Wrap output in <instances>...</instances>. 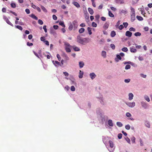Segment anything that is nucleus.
I'll list each match as a JSON object with an SVG mask.
<instances>
[{"mask_svg":"<svg viewBox=\"0 0 152 152\" xmlns=\"http://www.w3.org/2000/svg\"><path fill=\"white\" fill-rule=\"evenodd\" d=\"M77 41L80 44L85 45L86 43L89 42L90 39L88 38H83L80 36L78 35L77 37Z\"/></svg>","mask_w":152,"mask_h":152,"instance_id":"obj_1","label":"nucleus"},{"mask_svg":"<svg viewBox=\"0 0 152 152\" xmlns=\"http://www.w3.org/2000/svg\"><path fill=\"white\" fill-rule=\"evenodd\" d=\"M64 45L65 46V50L66 52L67 53L71 52V50L70 48L71 47V46L68 43L65 42L64 43Z\"/></svg>","mask_w":152,"mask_h":152,"instance_id":"obj_2","label":"nucleus"},{"mask_svg":"<svg viewBox=\"0 0 152 152\" xmlns=\"http://www.w3.org/2000/svg\"><path fill=\"white\" fill-rule=\"evenodd\" d=\"M126 104L128 106L131 107H134L135 105V103L134 102H132L126 103Z\"/></svg>","mask_w":152,"mask_h":152,"instance_id":"obj_3","label":"nucleus"},{"mask_svg":"<svg viewBox=\"0 0 152 152\" xmlns=\"http://www.w3.org/2000/svg\"><path fill=\"white\" fill-rule=\"evenodd\" d=\"M141 104L142 107L145 109H146L147 108L148 106V104L146 103L143 102H141Z\"/></svg>","mask_w":152,"mask_h":152,"instance_id":"obj_4","label":"nucleus"},{"mask_svg":"<svg viewBox=\"0 0 152 152\" xmlns=\"http://www.w3.org/2000/svg\"><path fill=\"white\" fill-rule=\"evenodd\" d=\"M130 51L132 53H136L137 52V50L135 48L134 46H132L130 48Z\"/></svg>","mask_w":152,"mask_h":152,"instance_id":"obj_5","label":"nucleus"},{"mask_svg":"<svg viewBox=\"0 0 152 152\" xmlns=\"http://www.w3.org/2000/svg\"><path fill=\"white\" fill-rule=\"evenodd\" d=\"M132 34V33L130 32V31H127L126 32V35L127 37H131Z\"/></svg>","mask_w":152,"mask_h":152,"instance_id":"obj_6","label":"nucleus"},{"mask_svg":"<svg viewBox=\"0 0 152 152\" xmlns=\"http://www.w3.org/2000/svg\"><path fill=\"white\" fill-rule=\"evenodd\" d=\"M90 76L91 78L93 80L94 79L96 76V75L94 74V73H91L90 74Z\"/></svg>","mask_w":152,"mask_h":152,"instance_id":"obj_7","label":"nucleus"},{"mask_svg":"<svg viewBox=\"0 0 152 152\" xmlns=\"http://www.w3.org/2000/svg\"><path fill=\"white\" fill-rule=\"evenodd\" d=\"M134 96L133 94L132 93H130L129 94V99L130 100H132Z\"/></svg>","mask_w":152,"mask_h":152,"instance_id":"obj_8","label":"nucleus"},{"mask_svg":"<svg viewBox=\"0 0 152 152\" xmlns=\"http://www.w3.org/2000/svg\"><path fill=\"white\" fill-rule=\"evenodd\" d=\"M73 4L77 7L79 8L80 7V4H78V3L77 2L74 1L73 2Z\"/></svg>","mask_w":152,"mask_h":152,"instance_id":"obj_9","label":"nucleus"},{"mask_svg":"<svg viewBox=\"0 0 152 152\" xmlns=\"http://www.w3.org/2000/svg\"><path fill=\"white\" fill-rule=\"evenodd\" d=\"M135 20V14L131 15V21L133 22Z\"/></svg>","mask_w":152,"mask_h":152,"instance_id":"obj_10","label":"nucleus"},{"mask_svg":"<svg viewBox=\"0 0 152 152\" xmlns=\"http://www.w3.org/2000/svg\"><path fill=\"white\" fill-rule=\"evenodd\" d=\"M88 10L90 14L92 15L94 13V11L93 9L91 8H88Z\"/></svg>","mask_w":152,"mask_h":152,"instance_id":"obj_11","label":"nucleus"},{"mask_svg":"<svg viewBox=\"0 0 152 152\" xmlns=\"http://www.w3.org/2000/svg\"><path fill=\"white\" fill-rule=\"evenodd\" d=\"M117 58H115V60L116 61L118 62V60H121V56L119 55H117L116 56Z\"/></svg>","mask_w":152,"mask_h":152,"instance_id":"obj_12","label":"nucleus"},{"mask_svg":"<svg viewBox=\"0 0 152 152\" xmlns=\"http://www.w3.org/2000/svg\"><path fill=\"white\" fill-rule=\"evenodd\" d=\"M79 74V77L80 78H82L83 77V72L81 71V70H80Z\"/></svg>","mask_w":152,"mask_h":152,"instance_id":"obj_13","label":"nucleus"},{"mask_svg":"<svg viewBox=\"0 0 152 152\" xmlns=\"http://www.w3.org/2000/svg\"><path fill=\"white\" fill-rule=\"evenodd\" d=\"M77 22L76 20H75L72 22V24L74 26L76 27L77 28Z\"/></svg>","mask_w":152,"mask_h":152,"instance_id":"obj_14","label":"nucleus"},{"mask_svg":"<svg viewBox=\"0 0 152 152\" xmlns=\"http://www.w3.org/2000/svg\"><path fill=\"white\" fill-rule=\"evenodd\" d=\"M52 62L55 66H56L57 65H60V63L57 61H53Z\"/></svg>","mask_w":152,"mask_h":152,"instance_id":"obj_15","label":"nucleus"},{"mask_svg":"<svg viewBox=\"0 0 152 152\" xmlns=\"http://www.w3.org/2000/svg\"><path fill=\"white\" fill-rule=\"evenodd\" d=\"M5 21L9 25H10L12 26H13V24L9 21L8 18L7 20H5Z\"/></svg>","mask_w":152,"mask_h":152,"instance_id":"obj_16","label":"nucleus"},{"mask_svg":"<svg viewBox=\"0 0 152 152\" xmlns=\"http://www.w3.org/2000/svg\"><path fill=\"white\" fill-rule=\"evenodd\" d=\"M5 21L9 25H10L12 26H13V24L9 21L8 18L7 20H5Z\"/></svg>","mask_w":152,"mask_h":152,"instance_id":"obj_17","label":"nucleus"},{"mask_svg":"<svg viewBox=\"0 0 152 152\" xmlns=\"http://www.w3.org/2000/svg\"><path fill=\"white\" fill-rule=\"evenodd\" d=\"M5 21L9 25H10L12 26H13V24L9 21L8 18L7 20H5Z\"/></svg>","mask_w":152,"mask_h":152,"instance_id":"obj_18","label":"nucleus"},{"mask_svg":"<svg viewBox=\"0 0 152 152\" xmlns=\"http://www.w3.org/2000/svg\"><path fill=\"white\" fill-rule=\"evenodd\" d=\"M108 124L110 126H113V124L112 122V121L111 120H109L108 121Z\"/></svg>","mask_w":152,"mask_h":152,"instance_id":"obj_19","label":"nucleus"},{"mask_svg":"<svg viewBox=\"0 0 152 152\" xmlns=\"http://www.w3.org/2000/svg\"><path fill=\"white\" fill-rule=\"evenodd\" d=\"M116 35V33H115V32L114 31H112L111 32V34H110V35H111V36L112 37H114Z\"/></svg>","mask_w":152,"mask_h":152,"instance_id":"obj_20","label":"nucleus"},{"mask_svg":"<svg viewBox=\"0 0 152 152\" xmlns=\"http://www.w3.org/2000/svg\"><path fill=\"white\" fill-rule=\"evenodd\" d=\"M79 65L80 68H82L84 65V64L83 62L80 61L79 62Z\"/></svg>","mask_w":152,"mask_h":152,"instance_id":"obj_21","label":"nucleus"},{"mask_svg":"<svg viewBox=\"0 0 152 152\" xmlns=\"http://www.w3.org/2000/svg\"><path fill=\"white\" fill-rule=\"evenodd\" d=\"M30 17L32 18L35 19L36 20H38V18L34 14H31L30 15Z\"/></svg>","mask_w":152,"mask_h":152,"instance_id":"obj_22","label":"nucleus"},{"mask_svg":"<svg viewBox=\"0 0 152 152\" xmlns=\"http://www.w3.org/2000/svg\"><path fill=\"white\" fill-rule=\"evenodd\" d=\"M73 48L75 51H78L80 50V49L78 47L73 46Z\"/></svg>","mask_w":152,"mask_h":152,"instance_id":"obj_23","label":"nucleus"},{"mask_svg":"<svg viewBox=\"0 0 152 152\" xmlns=\"http://www.w3.org/2000/svg\"><path fill=\"white\" fill-rule=\"evenodd\" d=\"M41 8L42 9V10L45 12H47V10H46V9L45 8V7H44L43 6H41Z\"/></svg>","mask_w":152,"mask_h":152,"instance_id":"obj_24","label":"nucleus"},{"mask_svg":"<svg viewBox=\"0 0 152 152\" xmlns=\"http://www.w3.org/2000/svg\"><path fill=\"white\" fill-rule=\"evenodd\" d=\"M109 142L110 144V147L112 148H113L114 146V144L113 142L111 140L109 141Z\"/></svg>","mask_w":152,"mask_h":152,"instance_id":"obj_25","label":"nucleus"},{"mask_svg":"<svg viewBox=\"0 0 152 152\" xmlns=\"http://www.w3.org/2000/svg\"><path fill=\"white\" fill-rule=\"evenodd\" d=\"M15 27L16 28H17L21 31H22L23 30L22 27L20 26H19V25L15 26Z\"/></svg>","mask_w":152,"mask_h":152,"instance_id":"obj_26","label":"nucleus"},{"mask_svg":"<svg viewBox=\"0 0 152 152\" xmlns=\"http://www.w3.org/2000/svg\"><path fill=\"white\" fill-rule=\"evenodd\" d=\"M87 30L88 31V33L89 34V35H91L92 33L91 31V28L88 27L87 28Z\"/></svg>","mask_w":152,"mask_h":152,"instance_id":"obj_27","label":"nucleus"},{"mask_svg":"<svg viewBox=\"0 0 152 152\" xmlns=\"http://www.w3.org/2000/svg\"><path fill=\"white\" fill-rule=\"evenodd\" d=\"M85 29L83 28H80L79 30V32L80 33H82L85 31Z\"/></svg>","mask_w":152,"mask_h":152,"instance_id":"obj_28","label":"nucleus"},{"mask_svg":"<svg viewBox=\"0 0 152 152\" xmlns=\"http://www.w3.org/2000/svg\"><path fill=\"white\" fill-rule=\"evenodd\" d=\"M102 55L105 58L106 57V52L104 51H102Z\"/></svg>","mask_w":152,"mask_h":152,"instance_id":"obj_29","label":"nucleus"},{"mask_svg":"<svg viewBox=\"0 0 152 152\" xmlns=\"http://www.w3.org/2000/svg\"><path fill=\"white\" fill-rule=\"evenodd\" d=\"M117 125L119 127H121L122 126V124L120 122H118L116 123Z\"/></svg>","mask_w":152,"mask_h":152,"instance_id":"obj_30","label":"nucleus"},{"mask_svg":"<svg viewBox=\"0 0 152 152\" xmlns=\"http://www.w3.org/2000/svg\"><path fill=\"white\" fill-rule=\"evenodd\" d=\"M109 27V24L107 23H105L104 26L103 28L104 29H107Z\"/></svg>","mask_w":152,"mask_h":152,"instance_id":"obj_31","label":"nucleus"},{"mask_svg":"<svg viewBox=\"0 0 152 152\" xmlns=\"http://www.w3.org/2000/svg\"><path fill=\"white\" fill-rule=\"evenodd\" d=\"M131 12H132V14H135V10L134 9L132 8V7H131Z\"/></svg>","mask_w":152,"mask_h":152,"instance_id":"obj_32","label":"nucleus"},{"mask_svg":"<svg viewBox=\"0 0 152 152\" xmlns=\"http://www.w3.org/2000/svg\"><path fill=\"white\" fill-rule=\"evenodd\" d=\"M108 15H109L110 17H114V15L110 11H109Z\"/></svg>","mask_w":152,"mask_h":152,"instance_id":"obj_33","label":"nucleus"},{"mask_svg":"<svg viewBox=\"0 0 152 152\" xmlns=\"http://www.w3.org/2000/svg\"><path fill=\"white\" fill-rule=\"evenodd\" d=\"M136 17L138 20H143V18L142 17L140 16H137Z\"/></svg>","mask_w":152,"mask_h":152,"instance_id":"obj_34","label":"nucleus"},{"mask_svg":"<svg viewBox=\"0 0 152 152\" xmlns=\"http://www.w3.org/2000/svg\"><path fill=\"white\" fill-rule=\"evenodd\" d=\"M134 35L135 36H136V37L140 36L141 35V34L139 32H136L134 34Z\"/></svg>","mask_w":152,"mask_h":152,"instance_id":"obj_35","label":"nucleus"},{"mask_svg":"<svg viewBox=\"0 0 152 152\" xmlns=\"http://www.w3.org/2000/svg\"><path fill=\"white\" fill-rule=\"evenodd\" d=\"M145 99L148 102L150 101V99L149 97L147 96H145L144 97Z\"/></svg>","mask_w":152,"mask_h":152,"instance_id":"obj_36","label":"nucleus"},{"mask_svg":"<svg viewBox=\"0 0 152 152\" xmlns=\"http://www.w3.org/2000/svg\"><path fill=\"white\" fill-rule=\"evenodd\" d=\"M11 7L12 8H15L16 7V4L14 3H12L11 4Z\"/></svg>","mask_w":152,"mask_h":152,"instance_id":"obj_37","label":"nucleus"},{"mask_svg":"<svg viewBox=\"0 0 152 152\" xmlns=\"http://www.w3.org/2000/svg\"><path fill=\"white\" fill-rule=\"evenodd\" d=\"M122 51L124 52H126L128 50L127 48L126 47H124L122 48Z\"/></svg>","mask_w":152,"mask_h":152,"instance_id":"obj_38","label":"nucleus"},{"mask_svg":"<svg viewBox=\"0 0 152 152\" xmlns=\"http://www.w3.org/2000/svg\"><path fill=\"white\" fill-rule=\"evenodd\" d=\"M92 26L93 27H96L97 26V25L96 23L94 22H93L92 23Z\"/></svg>","mask_w":152,"mask_h":152,"instance_id":"obj_39","label":"nucleus"},{"mask_svg":"<svg viewBox=\"0 0 152 152\" xmlns=\"http://www.w3.org/2000/svg\"><path fill=\"white\" fill-rule=\"evenodd\" d=\"M59 24L61 25V26L62 27H65V25H64V23L63 22H60L59 23Z\"/></svg>","mask_w":152,"mask_h":152,"instance_id":"obj_40","label":"nucleus"},{"mask_svg":"<svg viewBox=\"0 0 152 152\" xmlns=\"http://www.w3.org/2000/svg\"><path fill=\"white\" fill-rule=\"evenodd\" d=\"M129 30L130 31H136L135 29L133 28V27H131L129 29Z\"/></svg>","mask_w":152,"mask_h":152,"instance_id":"obj_41","label":"nucleus"},{"mask_svg":"<svg viewBox=\"0 0 152 152\" xmlns=\"http://www.w3.org/2000/svg\"><path fill=\"white\" fill-rule=\"evenodd\" d=\"M131 141L132 142L134 143L135 142V138L134 137H133L131 138Z\"/></svg>","mask_w":152,"mask_h":152,"instance_id":"obj_42","label":"nucleus"},{"mask_svg":"<svg viewBox=\"0 0 152 152\" xmlns=\"http://www.w3.org/2000/svg\"><path fill=\"white\" fill-rule=\"evenodd\" d=\"M38 23L39 24H40L41 25H42L43 24V22L42 20L40 19L38 21Z\"/></svg>","mask_w":152,"mask_h":152,"instance_id":"obj_43","label":"nucleus"},{"mask_svg":"<svg viewBox=\"0 0 152 152\" xmlns=\"http://www.w3.org/2000/svg\"><path fill=\"white\" fill-rule=\"evenodd\" d=\"M130 67H131L129 65L127 64L126 66L125 69H129L130 68Z\"/></svg>","mask_w":152,"mask_h":152,"instance_id":"obj_44","label":"nucleus"},{"mask_svg":"<svg viewBox=\"0 0 152 152\" xmlns=\"http://www.w3.org/2000/svg\"><path fill=\"white\" fill-rule=\"evenodd\" d=\"M75 88L74 86H72L71 87V91H75Z\"/></svg>","mask_w":152,"mask_h":152,"instance_id":"obj_45","label":"nucleus"},{"mask_svg":"<svg viewBox=\"0 0 152 152\" xmlns=\"http://www.w3.org/2000/svg\"><path fill=\"white\" fill-rule=\"evenodd\" d=\"M122 134L121 133H119L118 134V137L119 139H121L122 138Z\"/></svg>","mask_w":152,"mask_h":152,"instance_id":"obj_46","label":"nucleus"},{"mask_svg":"<svg viewBox=\"0 0 152 152\" xmlns=\"http://www.w3.org/2000/svg\"><path fill=\"white\" fill-rule=\"evenodd\" d=\"M125 128L127 130H129L130 128V126L128 124L125 126Z\"/></svg>","mask_w":152,"mask_h":152,"instance_id":"obj_47","label":"nucleus"},{"mask_svg":"<svg viewBox=\"0 0 152 152\" xmlns=\"http://www.w3.org/2000/svg\"><path fill=\"white\" fill-rule=\"evenodd\" d=\"M125 139L128 143L130 144V140L128 137L126 138Z\"/></svg>","mask_w":152,"mask_h":152,"instance_id":"obj_48","label":"nucleus"},{"mask_svg":"<svg viewBox=\"0 0 152 152\" xmlns=\"http://www.w3.org/2000/svg\"><path fill=\"white\" fill-rule=\"evenodd\" d=\"M110 47L112 48V49L113 50H114L115 49V45L113 44H110Z\"/></svg>","mask_w":152,"mask_h":152,"instance_id":"obj_49","label":"nucleus"},{"mask_svg":"<svg viewBox=\"0 0 152 152\" xmlns=\"http://www.w3.org/2000/svg\"><path fill=\"white\" fill-rule=\"evenodd\" d=\"M123 25H124V26L125 27V28H126L127 26H128V24L127 23V22H125V23H123Z\"/></svg>","mask_w":152,"mask_h":152,"instance_id":"obj_50","label":"nucleus"},{"mask_svg":"<svg viewBox=\"0 0 152 152\" xmlns=\"http://www.w3.org/2000/svg\"><path fill=\"white\" fill-rule=\"evenodd\" d=\"M68 28L69 30H72L73 28V25L72 24H70Z\"/></svg>","mask_w":152,"mask_h":152,"instance_id":"obj_51","label":"nucleus"},{"mask_svg":"<svg viewBox=\"0 0 152 152\" xmlns=\"http://www.w3.org/2000/svg\"><path fill=\"white\" fill-rule=\"evenodd\" d=\"M53 20H56L57 19V18L55 15H53Z\"/></svg>","mask_w":152,"mask_h":152,"instance_id":"obj_52","label":"nucleus"},{"mask_svg":"<svg viewBox=\"0 0 152 152\" xmlns=\"http://www.w3.org/2000/svg\"><path fill=\"white\" fill-rule=\"evenodd\" d=\"M27 45L30 46H32L33 45V44L32 43H30L29 42H27Z\"/></svg>","mask_w":152,"mask_h":152,"instance_id":"obj_53","label":"nucleus"},{"mask_svg":"<svg viewBox=\"0 0 152 152\" xmlns=\"http://www.w3.org/2000/svg\"><path fill=\"white\" fill-rule=\"evenodd\" d=\"M85 18L86 19V21L87 22H88L89 21V15L88 16L86 15L85 17Z\"/></svg>","mask_w":152,"mask_h":152,"instance_id":"obj_54","label":"nucleus"},{"mask_svg":"<svg viewBox=\"0 0 152 152\" xmlns=\"http://www.w3.org/2000/svg\"><path fill=\"white\" fill-rule=\"evenodd\" d=\"M40 39L41 41H43L44 42L45 41V37H42L40 38Z\"/></svg>","mask_w":152,"mask_h":152,"instance_id":"obj_55","label":"nucleus"},{"mask_svg":"<svg viewBox=\"0 0 152 152\" xmlns=\"http://www.w3.org/2000/svg\"><path fill=\"white\" fill-rule=\"evenodd\" d=\"M10 13H12V14H13V15H15L16 16H17V14L15 12H14L11 10H10Z\"/></svg>","mask_w":152,"mask_h":152,"instance_id":"obj_56","label":"nucleus"},{"mask_svg":"<svg viewBox=\"0 0 152 152\" xmlns=\"http://www.w3.org/2000/svg\"><path fill=\"white\" fill-rule=\"evenodd\" d=\"M25 12L27 14H29L30 13V10L28 9H26L25 10Z\"/></svg>","mask_w":152,"mask_h":152,"instance_id":"obj_57","label":"nucleus"},{"mask_svg":"<svg viewBox=\"0 0 152 152\" xmlns=\"http://www.w3.org/2000/svg\"><path fill=\"white\" fill-rule=\"evenodd\" d=\"M140 76L142 77H143V78H145L146 77V75H144L143 74H140Z\"/></svg>","mask_w":152,"mask_h":152,"instance_id":"obj_58","label":"nucleus"},{"mask_svg":"<svg viewBox=\"0 0 152 152\" xmlns=\"http://www.w3.org/2000/svg\"><path fill=\"white\" fill-rule=\"evenodd\" d=\"M46 27V26L45 25L43 26V28L44 29L45 32V33H46L47 32V29Z\"/></svg>","mask_w":152,"mask_h":152,"instance_id":"obj_59","label":"nucleus"},{"mask_svg":"<svg viewBox=\"0 0 152 152\" xmlns=\"http://www.w3.org/2000/svg\"><path fill=\"white\" fill-rule=\"evenodd\" d=\"M126 115L127 117H130L131 116V114L129 113H127L126 114Z\"/></svg>","mask_w":152,"mask_h":152,"instance_id":"obj_60","label":"nucleus"},{"mask_svg":"<svg viewBox=\"0 0 152 152\" xmlns=\"http://www.w3.org/2000/svg\"><path fill=\"white\" fill-rule=\"evenodd\" d=\"M130 81V79H126L124 80V81L126 83H128Z\"/></svg>","mask_w":152,"mask_h":152,"instance_id":"obj_61","label":"nucleus"},{"mask_svg":"<svg viewBox=\"0 0 152 152\" xmlns=\"http://www.w3.org/2000/svg\"><path fill=\"white\" fill-rule=\"evenodd\" d=\"M69 57H68L66 55H65V61H68L69 60Z\"/></svg>","mask_w":152,"mask_h":152,"instance_id":"obj_62","label":"nucleus"},{"mask_svg":"<svg viewBox=\"0 0 152 152\" xmlns=\"http://www.w3.org/2000/svg\"><path fill=\"white\" fill-rule=\"evenodd\" d=\"M57 57L58 58V60L60 61L61 59V58L60 56V55L59 54H57Z\"/></svg>","mask_w":152,"mask_h":152,"instance_id":"obj_63","label":"nucleus"},{"mask_svg":"<svg viewBox=\"0 0 152 152\" xmlns=\"http://www.w3.org/2000/svg\"><path fill=\"white\" fill-rule=\"evenodd\" d=\"M124 27L122 25H121L119 26L118 27V28L120 30H121Z\"/></svg>","mask_w":152,"mask_h":152,"instance_id":"obj_64","label":"nucleus"}]
</instances>
